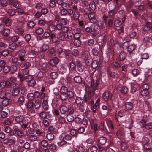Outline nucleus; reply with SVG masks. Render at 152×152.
<instances>
[{
    "label": "nucleus",
    "mask_w": 152,
    "mask_h": 152,
    "mask_svg": "<svg viewBox=\"0 0 152 152\" xmlns=\"http://www.w3.org/2000/svg\"><path fill=\"white\" fill-rule=\"evenodd\" d=\"M16 133L18 136L21 137H23L25 134L23 131L20 130H19Z\"/></svg>",
    "instance_id": "46"
},
{
    "label": "nucleus",
    "mask_w": 152,
    "mask_h": 152,
    "mask_svg": "<svg viewBox=\"0 0 152 152\" xmlns=\"http://www.w3.org/2000/svg\"><path fill=\"white\" fill-rule=\"evenodd\" d=\"M29 69L23 68L22 70V73L24 75H27L29 74Z\"/></svg>",
    "instance_id": "52"
},
{
    "label": "nucleus",
    "mask_w": 152,
    "mask_h": 152,
    "mask_svg": "<svg viewBox=\"0 0 152 152\" xmlns=\"http://www.w3.org/2000/svg\"><path fill=\"white\" fill-rule=\"evenodd\" d=\"M84 54H85L86 55V56H85V57L84 58L86 60L85 61L86 64L88 65H90L92 64V58H91L88 52H86L84 53L83 54V55H84Z\"/></svg>",
    "instance_id": "8"
},
{
    "label": "nucleus",
    "mask_w": 152,
    "mask_h": 152,
    "mask_svg": "<svg viewBox=\"0 0 152 152\" xmlns=\"http://www.w3.org/2000/svg\"><path fill=\"white\" fill-rule=\"evenodd\" d=\"M126 56V53L124 52H121L119 55L118 59L120 61H122L125 59Z\"/></svg>",
    "instance_id": "17"
},
{
    "label": "nucleus",
    "mask_w": 152,
    "mask_h": 152,
    "mask_svg": "<svg viewBox=\"0 0 152 152\" xmlns=\"http://www.w3.org/2000/svg\"><path fill=\"white\" fill-rule=\"evenodd\" d=\"M3 22L7 26H9L11 24V21L8 18H4L3 20Z\"/></svg>",
    "instance_id": "16"
},
{
    "label": "nucleus",
    "mask_w": 152,
    "mask_h": 152,
    "mask_svg": "<svg viewBox=\"0 0 152 152\" xmlns=\"http://www.w3.org/2000/svg\"><path fill=\"white\" fill-rule=\"evenodd\" d=\"M83 102V99L80 97H77L76 98L75 102L77 105H80Z\"/></svg>",
    "instance_id": "25"
},
{
    "label": "nucleus",
    "mask_w": 152,
    "mask_h": 152,
    "mask_svg": "<svg viewBox=\"0 0 152 152\" xmlns=\"http://www.w3.org/2000/svg\"><path fill=\"white\" fill-rule=\"evenodd\" d=\"M20 91L19 89L13 88L12 92V94L14 96H17L19 94Z\"/></svg>",
    "instance_id": "30"
},
{
    "label": "nucleus",
    "mask_w": 152,
    "mask_h": 152,
    "mask_svg": "<svg viewBox=\"0 0 152 152\" xmlns=\"http://www.w3.org/2000/svg\"><path fill=\"white\" fill-rule=\"evenodd\" d=\"M44 32L43 29L41 28H37L35 31V32L38 35H41Z\"/></svg>",
    "instance_id": "33"
},
{
    "label": "nucleus",
    "mask_w": 152,
    "mask_h": 152,
    "mask_svg": "<svg viewBox=\"0 0 152 152\" xmlns=\"http://www.w3.org/2000/svg\"><path fill=\"white\" fill-rule=\"evenodd\" d=\"M117 89L118 91L124 94L127 93L128 91V88L126 86H123L121 85L118 86Z\"/></svg>",
    "instance_id": "10"
},
{
    "label": "nucleus",
    "mask_w": 152,
    "mask_h": 152,
    "mask_svg": "<svg viewBox=\"0 0 152 152\" xmlns=\"http://www.w3.org/2000/svg\"><path fill=\"white\" fill-rule=\"evenodd\" d=\"M99 81L98 80L95 82L93 79H91L90 84L92 87V90L94 92L97 89L99 85Z\"/></svg>",
    "instance_id": "5"
},
{
    "label": "nucleus",
    "mask_w": 152,
    "mask_h": 152,
    "mask_svg": "<svg viewBox=\"0 0 152 152\" xmlns=\"http://www.w3.org/2000/svg\"><path fill=\"white\" fill-rule=\"evenodd\" d=\"M151 26V24L150 23L147 24L146 26L142 27V30L144 32H145L148 31L150 30V28L151 27L150 26Z\"/></svg>",
    "instance_id": "27"
},
{
    "label": "nucleus",
    "mask_w": 152,
    "mask_h": 152,
    "mask_svg": "<svg viewBox=\"0 0 152 152\" xmlns=\"http://www.w3.org/2000/svg\"><path fill=\"white\" fill-rule=\"evenodd\" d=\"M10 33V30L8 28L4 29L2 34L4 36H7Z\"/></svg>",
    "instance_id": "35"
},
{
    "label": "nucleus",
    "mask_w": 152,
    "mask_h": 152,
    "mask_svg": "<svg viewBox=\"0 0 152 152\" xmlns=\"http://www.w3.org/2000/svg\"><path fill=\"white\" fill-rule=\"evenodd\" d=\"M106 123L108 127L110 129V131H112L113 129V126L112 121L110 120H107L106 121Z\"/></svg>",
    "instance_id": "21"
},
{
    "label": "nucleus",
    "mask_w": 152,
    "mask_h": 152,
    "mask_svg": "<svg viewBox=\"0 0 152 152\" xmlns=\"http://www.w3.org/2000/svg\"><path fill=\"white\" fill-rule=\"evenodd\" d=\"M135 45L134 44H131L127 47V50L129 52H132L135 49Z\"/></svg>",
    "instance_id": "26"
},
{
    "label": "nucleus",
    "mask_w": 152,
    "mask_h": 152,
    "mask_svg": "<svg viewBox=\"0 0 152 152\" xmlns=\"http://www.w3.org/2000/svg\"><path fill=\"white\" fill-rule=\"evenodd\" d=\"M42 106L43 109L45 110H47L49 106L48 102L45 99L43 101Z\"/></svg>",
    "instance_id": "22"
},
{
    "label": "nucleus",
    "mask_w": 152,
    "mask_h": 152,
    "mask_svg": "<svg viewBox=\"0 0 152 152\" xmlns=\"http://www.w3.org/2000/svg\"><path fill=\"white\" fill-rule=\"evenodd\" d=\"M3 72L4 73H7L10 70V68L8 66H4L3 68Z\"/></svg>",
    "instance_id": "54"
},
{
    "label": "nucleus",
    "mask_w": 152,
    "mask_h": 152,
    "mask_svg": "<svg viewBox=\"0 0 152 152\" xmlns=\"http://www.w3.org/2000/svg\"><path fill=\"white\" fill-rule=\"evenodd\" d=\"M41 145L43 147L45 148L48 145V142L47 140H44L41 141Z\"/></svg>",
    "instance_id": "49"
},
{
    "label": "nucleus",
    "mask_w": 152,
    "mask_h": 152,
    "mask_svg": "<svg viewBox=\"0 0 152 152\" xmlns=\"http://www.w3.org/2000/svg\"><path fill=\"white\" fill-rule=\"evenodd\" d=\"M18 57H13L11 59V61L13 64H16L17 67L20 68L22 65L23 63L20 61L18 62Z\"/></svg>",
    "instance_id": "9"
},
{
    "label": "nucleus",
    "mask_w": 152,
    "mask_h": 152,
    "mask_svg": "<svg viewBox=\"0 0 152 152\" xmlns=\"http://www.w3.org/2000/svg\"><path fill=\"white\" fill-rule=\"evenodd\" d=\"M99 63L96 60H94L92 63V66L94 68H95L98 66Z\"/></svg>",
    "instance_id": "48"
},
{
    "label": "nucleus",
    "mask_w": 152,
    "mask_h": 152,
    "mask_svg": "<svg viewBox=\"0 0 152 152\" xmlns=\"http://www.w3.org/2000/svg\"><path fill=\"white\" fill-rule=\"evenodd\" d=\"M64 136L63 135H60L59 137V141L58 142V146H62L65 145L67 142L64 140Z\"/></svg>",
    "instance_id": "14"
},
{
    "label": "nucleus",
    "mask_w": 152,
    "mask_h": 152,
    "mask_svg": "<svg viewBox=\"0 0 152 152\" xmlns=\"http://www.w3.org/2000/svg\"><path fill=\"white\" fill-rule=\"evenodd\" d=\"M60 110L61 113L64 114L67 111V108L66 106H62L60 107Z\"/></svg>",
    "instance_id": "31"
},
{
    "label": "nucleus",
    "mask_w": 152,
    "mask_h": 152,
    "mask_svg": "<svg viewBox=\"0 0 152 152\" xmlns=\"http://www.w3.org/2000/svg\"><path fill=\"white\" fill-rule=\"evenodd\" d=\"M41 104V102L39 100H37L34 104V107L36 109H38L40 107Z\"/></svg>",
    "instance_id": "36"
},
{
    "label": "nucleus",
    "mask_w": 152,
    "mask_h": 152,
    "mask_svg": "<svg viewBox=\"0 0 152 152\" xmlns=\"http://www.w3.org/2000/svg\"><path fill=\"white\" fill-rule=\"evenodd\" d=\"M74 80L77 83H79L82 82V78L79 76H76L74 78Z\"/></svg>",
    "instance_id": "34"
},
{
    "label": "nucleus",
    "mask_w": 152,
    "mask_h": 152,
    "mask_svg": "<svg viewBox=\"0 0 152 152\" xmlns=\"http://www.w3.org/2000/svg\"><path fill=\"white\" fill-rule=\"evenodd\" d=\"M10 98H5L2 102V105L5 107L8 105L9 103V99Z\"/></svg>",
    "instance_id": "24"
},
{
    "label": "nucleus",
    "mask_w": 152,
    "mask_h": 152,
    "mask_svg": "<svg viewBox=\"0 0 152 152\" xmlns=\"http://www.w3.org/2000/svg\"><path fill=\"white\" fill-rule=\"evenodd\" d=\"M24 101V99L23 97L21 96L17 100L18 103L19 104H22Z\"/></svg>",
    "instance_id": "60"
},
{
    "label": "nucleus",
    "mask_w": 152,
    "mask_h": 152,
    "mask_svg": "<svg viewBox=\"0 0 152 152\" xmlns=\"http://www.w3.org/2000/svg\"><path fill=\"white\" fill-rule=\"evenodd\" d=\"M30 118L28 117L23 119V121L22 122V124L21 125V127L23 129L26 128L28 125L30 124Z\"/></svg>",
    "instance_id": "6"
},
{
    "label": "nucleus",
    "mask_w": 152,
    "mask_h": 152,
    "mask_svg": "<svg viewBox=\"0 0 152 152\" xmlns=\"http://www.w3.org/2000/svg\"><path fill=\"white\" fill-rule=\"evenodd\" d=\"M48 28L50 31L53 32L56 30V27L55 25L51 24L49 26Z\"/></svg>",
    "instance_id": "42"
},
{
    "label": "nucleus",
    "mask_w": 152,
    "mask_h": 152,
    "mask_svg": "<svg viewBox=\"0 0 152 152\" xmlns=\"http://www.w3.org/2000/svg\"><path fill=\"white\" fill-rule=\"evenodd\" d=\"M54 137V135L52 133H49L46 135V138L49 140H53Z\"/></svg>",
    "instance_id": "37"
},
{
    "label": "nucleus",
    "mask_w": 152,
    "mask_h": 152,
    "mask_svg": "<svg viewBox=\"0 0 152 152\" xmlns=\"http://www.w3.org/2000/svg\"><path fill=\"white\" fill-rule=\"evenodd\" d=\"M11 86L10 83L8 81H3L0 83V87L1 88H9Z\"/></svg>",
    "instance_id": "12"
},
{
    "label": "nucleus",
    "mask_w": 152,
    "mask_h": 152,
    "mask_svg": "<svg viewBox=\"0 0 152 152\" xmlns=\"http://www.w3.org/2000/svg\"><path fill=\"white\" fill-rule=\"evenodd\" d=\"M91 104L92 105L91 107V110L93 111L94 113H95L96 112V110L99 107L100 104V99L98 98L96 101L95 104L94 103V102L93 100L90 102Z\"/></svg>",
    "instance_id": "1"
},
{
    "label": "nucleus",
    "mask_w": 152,
    "mask_h": 152,
    "mask_svg": "<svg viewBox=\"0 0 152 152\" xmlns=\"http://www.w3.org/2000/svg\"><path fill=\"white\" fill-rule=\"evenodd\" d=\"M149 138L146 137H143L142 140L141 142L144 145V147H145L147 145L148 147V148L146 147V149L147 150L152 149V146L151 147L148 144V143L149 142Z\"/></svg>",
    "instance_id": "4"
},
{
    "label": "nucleus",
    "mask_w": 152,
    "mask_h": 152,
    "mask_svg": "<svg viewBox=\"0 0 152 152\" xmlns=\"http://www.w3.org/2000/svg\"><path fill=\"white\" fill-rule=\"evenodd\" d=\"M95 27V25H92L90 27H86L85 28V31L88 33H91L92 36L95 37L97 34Z\"/></svg>",
    "instance_id": "2"
},
{
    "label": "nucleus",
    "mask_w": 152,
    "mask_h": 152,
    "mask_svg": "<svg viewBox=\"0 0 152 152\" xmlns=\"http://www.w3.org/2000/svg\"><path fill=\"white\" fill-rule=\"evenodd\" d=\"M27 97L28 100L32 101L34 99V95L32 93H28L27 95Z\"/></svg>",
    "instance_id": "43"
},
{
    "label": "nucleus",
    "mask_w": 152,
    "mask_h": 152,
    "mask_svg": "<svg viewBox=\"0 0 152 152\" xmlns=\"http://www.w3.org/2000/svg\"><path fill=\"white\" fill-rule=\"evenodd\" d=\"M22 74H21L20 72L18 73V77L20 81L24 80L25 78V77Z\"/></svg>",
    "instance_id": "58"
},
{
    "label": "nucleus",
    "mask_w": 152,
    "mask_h": 152,
    "mask_svg": "<svg viewBox=\"0 0 152 152\" xmlns=\"http://www.w3.org/2000/svg\"><path fill=\"white\" fill-rule=\"evenodd\" d=\"M66 93H61V95H60V97L61 99L63 100H65L66 99L67 96V95L66 94Z\"/></svg>",
    "instance_id": "47"
},
{
    "label": "nucleus",
    "mask_w": 152,
    "mask_h": 152,
    "mask_svg": "<svg viewBox=\"0 0 152 152\" xmlns=\"http://www.w3.org/2000/svg\"><path fill=\"white\" fill-rule=\"evenodd\" d=\"M106 138L103 137H100L99 140V142L101 145L104 144L106 142Z\"/></svg>",
    "instance_id": "32"
},
{
    "label": "nucleus",
    "mask_w": 152,
    "mask_h": 152,
    "mask_svg": "<svg viewBox=\"0 0 152 152\" xmlns=\"http://www.w3.org/2000/svg\"><path fill=\"white\" fill-rule=\"evenodd\" d=\"M59 60L57 57H54L49 61L50 64L52 66H54L58 63Z\"/></svg>",
    "instance_id": "13"
},
{
    "label": "nucleus",
    "mask_w": 152,
    "mask_h": 152,
    "mask_svg": "<svg viewBox=\"0 0 152 152\" xmlns=\"http://www.w3.org/2000/svg\"><path fill=\"white\" fill-rule=\"evenodd\" d=\"M67 121L69 122H71L74 119V117L71 115H68L66 117Z\"/></svg>",
    "instance_id": "40"
},
{
    "label": "nucleus",
    "mask_w": 152,
    "mask_h": 152,
    "mask_svg": "<svg viewBox=\"0 0 152 152\" xmlns=\"http://www.w3.org/2000/svg\"><path fill=\"white\" fill-rule=\"evenodd\" d=\"M128 145L127 144L123 141L121 144V148L122 150H125L128 148Z\"/></svg>",
    "instance_id": "23"
},
{
    "label": "nucleus",
    "mask_w": 152,
    "mask_h": 152,
    "mask_svg": "<svg viewBox=\"0 0 152 152\" xmlns=\"http://www.w3.org/2000/svg\"><path fill=\"white\" fill-rule=\"evenodd\" d=\"M1 117L2 118H5L7 117L8 113L5 111H1L0 113Z\"/></svg>",
    "instance_id": "45"
},
{
    "label": "nucleus",
    "mask_w": 152,
    "mask_h": 152,
    "mask_svg": "<svg viewBox=\"0 0 152 152\" xmlns=\"http://www.w3.org/2000/svg\"><path fill=\"white\" fill-rule=\"evenodd\" d=\"M17 66L16 65H12L10 68V70L12 73H14L17 70Z\"/></svg>",
    "instance_id": "39"
},
{
    "label": "nucleus",
    "mask_w": 152,
    "mask_h": 152,
    "mask_svg": "<svg viewBox=\"0 0 152 152\" xmlns=\"http://www.w3.org/2000/svg\"><path fill=\"white\" fill-rule=\"evenodd\" d=\"M8 4L6 0H0V5L3 7L6 6Z\"/></svg>",
    "instance_id": "61"
},
{
    "label": "nucleus",
    "mask_w": 152,
    "mask_h": 152,
    "mask_svg": "<svg viewBox=\"0 0 152 152\" xmlns=\"http://www.w3.org/2000/svg\"><path fill=\"white\" fill-rule=\"evenodd\" d=\"M58 75L57 72H52L50 74L51 78L53 79H56Z\"/></svg>",
    "instance_id": "28"
},
{
    "label": "nucleus",
    "mask_w": 152,
    "mask_h": 152,
    "mask_svg": "<svg viewBox=\"0 0 152 152\" xmlns=\"http://www.w3.org/2000/svg\"><path fill=\"white\" fill-rule=\"evenodd\" d=\"M72 54L75 57H77L79 55V51L77 49H74L72 51Z\"/></svg>",
    "instance_id": "56"
},
{
    "label": "nucleus",
    "mask_w": 152,
    "mask_h": 152,
    "mask_svg": "<svg viewBox=\"0 0 152 152\" xmlns=\"http://www.w3.org/2000/svg\"><path fill=\"white\" fill-rule=\"evenodd\" d=\"M11 94L7 92L6 93L4 91L0 90V98L3 99L4 98H10Z\"/></svg>",
    "instance_id": "7"
},
{
    "label": "nucleus",
    "mask_w": 152,
    "mask_h": 152,
    "mask_svg": "<svg viewBox=\"0 0 152 152\" xmlns=\"http://www.w3.org/2000/svg\"><path fill=\"white\" fill-rule=\"evenodd\" d=\"M14 120L18 123L22 122L23 120V117L22 115H18L15 117Z\"/></svg>",
    "instance_id": "18"
},
{
    "label": "nucleus",
    "mask_w": 152,
    "mask_h": 152,
    "mask_svg": "<svg viewBox=\"0 0 152 152\" xmlns=\"http://www.w3.org/2000/svg\"><path fill=\"white\" fill-rule=\"evenodd\" d=\"M17 47V45L14 43H12L9 45V48L10 49L13 50L15 49Z\"/></svg>",
    "instance_id": "57"
},
{
    "label": "nucleus",
    "mask_w": 152,
    "mask_h": 152,
    "mask_svg": "<svg viewBox=\"0 0 152 152\" xmlns=\"http://www.w3.org/2000/svg\"><path fill=\"white\" fill-rule=\"evenodd\" d=\"M77 68L78 71L80 72L83 71L84 69V66L81 64L80 63L77 64Z\"/></svg>",
    "instance_id": "29"
},
{
    "label": "nucleus",
    "mask_w": 152,
    "mask_h": 152,
    "mask_svg": "<svg viewBox=\"0 0 152 152\" xmlns=\"http://www.w3.org/2000/svg\"><path fill=\"white\" fill-rule=\"evenodd\" d=\"M121 22L118 19H117L114 20V24L115 26L118 27L121 24Z\"/></svg>",
    "instance_id": "50"
},
{
    "label": "nucleus",
    "mask_w": 152,
    "mask_h": 152,
    "mask_svg": "<svg viewBox=\"0 0 152 152\" xmlns=\"http://www.w3.org/2000/svg\"><path fill=\"white\" fill-rule=\"evenodd\" d=\"M26 53L25 50L23 49L20 50L18 52V58L19 61L22 62L25 61Z\"/></svg>",
    "instance_id": "3"
},
{
    "label": "nucleus",
    "mask_w": 152,
    "mask_h": 152,
    "mask_svg": "<svg viewBox=\"0 0 152 152\" xmlns=\"http://www.w3.org/2000/svg\"><path fill=\"white\" fill-rule=\"evenodd\" d=\"M1 53L2 56L5 57L8 55L9 53V52L8 50L5 49L3 50Z\"/></svg>",
    "instance_id": "63"
},
{
    "label": "nucleus",
    "mask_w": 152,
    "mask_h": 152,
    "mask_svg": "<svg viewBox=\"0 0 152 152\" xmlns=\"http://www.w3.org/2000/svg\"><path fill=\"white\" fill-rule=\"evenodd\" d=\"M147 130H149L152 128V123H149L146 124L144 127Z\"/></svg>",
    "instance_id": "53"
},
{
    "label": "nucleus",
    "mask_w": 152,
    "mask_h": 152,
    "mask_svg": "<svg viewBox=\"0 0 152 152\" xmlns=\"http://www.w3.org/2000/svg\"><path fill=\"white\" fill-rule=\"evenodd\" d=\"M110 93L108 91H105L103 93L102 97L105 101H107L109 98Z\"/></svg>",
    "instance_id": "15"
},
{
    "label": "nucleus",
    "mask_w": 152,
    "mask_h": 152,
    "mask_svg": "<svg viewBox=\"0 0 152 152\" xmlns=\"http://www.w3.org/2000/svg\"><path fill=\"white\" fill-rule=\"evenodd\" d=\"M88 17L91 23H94L96 22V19L94 13L91 12L88 15Z\"/></svg>",
    "instance_id": "11"
},
{
    "label": "nucleus",
    "mask_w": 152,
    "mask_h": 152,
    "mask_svg": "<svg viewBox=\"0 0 152 152\" xmlns=\"http://www.w3.org/2000/svg\"><path fill=\"white\" fill-rule=\"evenodd\" d=\"M23 67L26 69H29V68L31 66V64L29 62H26L23 64Z\"/></svg>",
    "instance_id": "38"
},
{
    "label": "nucleus",
    "mask_w": 152,
    "mask_h": 152,
    "mask_svg": "<svg viewBox=\"0 0 152 152\" xmlns=\"http://www.w3.org/2000/svg\"><path fill=\"white\" fill-rule=\"evenodd\" d=\"M79 109L80 112H83L86 110V107L82 104L79 107Z\"/></svg>",
    "instance_id": "62"
},
{
    "label": "nucleus",
    "mask_w": 152,
    "mask_h": 152,
    "mask_svg": "<svg viewBox=\"0 0 152 152\" xmlns=\"http://www.w3.org/2000/svg\"><path fill=\"white\" fill-rule=\"evenodd\" d=\"M79 12L77 11H75L73 13V18L75 19H78L79 17Z\"/></svg>",
    "instance_id": "59"
},
{
    "label": "nucleus",
    "mask_w": 152,
    "mask_h": 152,
    "mask_svg": "<svg viewBox=\"0 0 152 152\" xmlns=\"http://www.w3.org/2000/svg\"><path fill=\"white\" fill-rule=\"evenodd\" d=\"M16 32H17V34L20 35H22L24 31L22 29H18L15 30Z\"/></svg>",
    "instance_id": "64"
},
{
    "label": "nucleus",
    "mask_w": 152,
    "mask_h": 152,
    "mask_svg": "<svg viewBox=\"0 0 152 152\" xmlns=\"http://www.w3.org/2000/svg\"><path fill=\"white\" fill-rule=\"evenodd\" d=\"M125 107L128 110H131L133 107V104L130 102H127L125 104Z\"/></svg>",
    "instance_id": "19"
},
{
    "label": "nucleus",
    "mask_w": 152,
    "mask_h": 152,
    "mask_svg": "<svg viewBox=\"0 0 152 152\" xmlns=\"http://www.w3.org/2000/svg\"><path fill=\"white\" fill-rule=\"evenodd\" d=\"M49 48V46L47 44H44L42 47V51H46Z\"/></svg>",
    "instance_id": "55"
},
{
    "label": "nucleus",
    "mask_w": 152,
    "mask_h": 152,
    "mask_svg": "<svg viewBox=\"0 0 152 152\" xmlns=\"http://www.w3.org/2000/svg\"><path fill=\"white\" fill-rule=\"evenodd\" d=\"M73 44L74 45L79 47L81 45V42L79 39H75L73 42Z\"/></svg>",
    "instance_id": "44"
},
{
    "label": "nucleus",
    "mask_w": 152,
    "mask_h": 152,
    "mask_svg": "<svg viewBox=\"0 0 152 152\" xmlns=\"http://www.w3.org/2000/svg\"><path fill=\"white\" fill-rule=\"evenodd\" d=\"M28 139L31 142L35 141L37 140V137L36 136L34 135H32L29 136Z\"/></svg>",
    "instance_id": "41"
},
{
    "label": "nucleus",
    "mask_w": 152,
    "mask_h": 152,
    "mask_svg": "<svg viewBox=\"0 0 152 152\" xmlns=\"http://www.w3.org/2000/svg\"><path fill=\"white\" fill-rule=\"evenodd\" d=\"M58 38L60 40L62 41H65V34L61 32H60L58 33Z\"/></svg>",
    "instance_id": "20"
},
{
    "label": "nucleus",
    "mask_w": 152,
    "mask_h": 152,
    "mask_svg": "<svg viewBox=\"0 0 152 152\" xmlns=\"http://www.w3.org/2000/svg\"><path fill=\"white\" fill-rule=\"evenodd\" d=\"M28 85L30 86L33 87L36 84V81L34 79L28 83Z\"/></svg>",
    "instance_id": "51"
}]
</instances>
